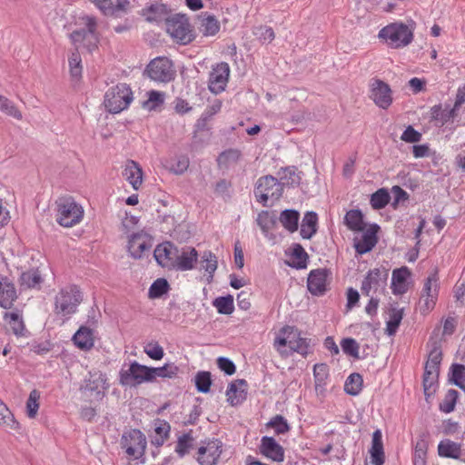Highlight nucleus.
Here are the masks:
<instances>
[{
	"label": "nucleus",
	"instance_id": "obj_1",
	"mask_svg": "<svg viewBox=\"0 0 465 465\" xmlns=\"http://www.w3.org/2000/svg\"><path fill=\"white\" fill-rule=\"evenodd\" d=\"M441 361V350L440 347L434 346L429 353L424 367L422 385L426 400L436 392Z\"/></svg>",
	"mask_w": 465,
	"mask_h": 465
},
{
	"label": "nucleus",
	"instance_id": "obj_2",
	"mask_svg": "<svg viewBox=\"0 0 465 465\" xmlns=\"http://www.w3.org/2000/svg\"><path fill=\"white\" fill-rule=\"evenodd\" d=\"M56 221L63 227H73L84 216V209L72 196L59 197L56 202Z\"/></svg>",
	"mask_w": 465,
	"mask_h": 465
},
{
	"label": "nucleus",
	"instance_id": "obj_3",
	"mask_svg": "<svg viewBox=\"0 0 465 465\" xmlns=\"http://www.w3.org/2000/svg\"><path fill=\"white\" fill-rule=\"evenodd\" d=\"M378 36L384 40L390 47L401 48L411 43L413 33L403 23H392L381 29Z\"/></svg>",
	"mask_w": 465,
	"mask_h": 465
},
{
	"label": "nucleus",
	"instance_id": "obj_4",
	"mask_svg": "<svg viewBox=\"0 0 465 465\" xmlns=\"http://www.w3.org/2000/svg\"><path fill=\"white\" fill-rule=\"evenodd\" d=\"M83 297L76 285H68L60 290L54 298V312L67 316L74 313Z\"/></svg>",
	"mask_w": 465,
	"mask_h": 465
},
{
	"label": "nucleus",
	"instance_id": "obj_5",
	"mask_svg": "<svg viewBox=\"0 0 465 465\" xmlns=\"http://www.w3.org/2000/svg\"><path fill=\"white\" fill-rule=\"evenodd\" d=\"M132 101L133 92L126 84H118L109 88L104 95V106L112 114L126 109Z\"/></svg>",
	"mask_w": 465,
	"mask_h": 465
},
{
	"label": "nucleus",
	"instance_id": "obj_6",
	"mask_svg": "<svg viewBox=\"0 0 465 465\" xmlns=\"http://www.w3.org/2000/svg\"><path fill=\"white\" fill-rule=\"evenodd\" d=\"M120 444L128 456L134 457V460L141 459V463L145 462L143 456L147 441L145 435L141 430L134 429L124 433Z\"/></svg>",
	"mask_w": 465,
	"mask_h": 465
},
{
	"label": "nucleus",
	"instance_id": "obj_7",
	"mask_svg": "<svg viewBox=\"0 0 465 465\" xmlns=\"http://www.w3.org/2000/svg\"><path fill=\"white\" fill-rule=\"evenodd\" d=\"M84 27L74 30L71 33L70 38L78 50L79 44L84 45L91 52L96 47L98 37L96 34V20L94 17L86 16L83 18Z\"/></svg>",
	"mask_w": 465,
	"mask_h": 465
},
{
	"label": "nucleus",
	"instance_id": "obj_8",
	"mask_svg": "<svg viewBox=\"0 0 465 465\" xmlns=\"http://www.w3.org/2000/svg\"><path fill=\"white\" fill-rule=\"evenodd\" d=\"M165 24L167 33L178 43L186 45L193 41V35L191 25L184 15L176 14L172 15Z\"/></svg>",
	"mask_w": 465,
	"mask_h": 465
},
{
	"label": "nucleus",
	"instance_id": "obj_9",
	"mask_svg": "<svg viewBox=\"0 0 465 465\" xmlns=\"http://www.w3.org/2000/svg\"><path fill=\"white\" fill-rule=\"evenodd\" d=\"M145 72L152 80L161 83H168L175 76L172 61L164 56L153 59L147 65Z\"/></svg>",
	"mask_w": 465,
	"mask_h": 465
},
{
	"label": "nucleus",
	"instance_id": "obj_10",
	"mask_svg": "<svg viewBox=\"0 0 465 465\" xmlns=\"http://www.w3.org/2000/svg\"><path fill=\"white\" fill-rule=\"evenodd\" d=\"M282 192V184L275 177L266 175L258 179L254 193L257 201L266 205L268 199L278 200Z\"/></svg>",
	"mask_w": 465,
	"mask_h": 465
},
{
	"label": "nucleus",
	"instance_id": "obj_11",
	"mask_svg": "<svg viewBox=\"0 0 465 465\" xmlns=\"http://www.w3.org/2000/svg\"><path fill=\"white\" fill-rule=\"evenodd\" d=\"M151 367L142 365L136 361L132 362L128 369L120 371V382L125 386H134L144 381H152Z\"/></svg>",
	"mask_w": 465,
	"mask_h": 465
},
{
	"label": "nucleus",
	"instance_id": "obj_12",
	"mask_svg": "<svg viewBox=\"0 0 465 465\" xmlns=\"http://www.w3.org/2000/svg\"><path fill=\"white\" fill-rule=\"evenodd\" d=\"M229 76L230 66L226 62L213 66L208 81L210 91L215 94L222 93L226 87Z\"/></svg>",
	"mask_w": 465,
	"mask_h": 465
},
{
	"label": "nucleus",
	"instance_id": "obj_13",
	"mask_svg": "<svg viewBox=\"0 0 465 465\" xmlns=\"http://www.w3.org/2000/svg\"><path fill=\"white\" fill-rule=\"evenodd\" d=\"M93 4L106 16L122 17L131 7L129 0H93Z\"/></svg>",
	"mask_w": 465,
	"mask_h": 465
},
{
	"label": "nucleus",
	"instance_id": "obj_14",
	"mask_svg": "<svg viewBox=\"0 0 465 465\" xmlns=\"http://www.w3.org/2000/svg\"><path fill=\"white\" fill-rule=\"evenodd\" d=\"M223 444L219 440L205 442L198 449L196 460L200 465H215L222 453Z\"/></svg>",
	"mask_w": 465,
	"mask_h": 465
},
{
	"label": "nucleus",
	"instance_id": "obj_15",
	"mask_svg": "<svg viewBox=\"0 0 465 465\" xmlns=\"http://www.w3.org/2000/svg\"><path fill=\"white\" fill-rule=\"evenodd\" d=\"M370 96L374 104L382 109H387L392 103L391 87L380 79L372 80Z\"/></svg>",
	"mask_w": 465,
	"mask_h": 465
},
{
	"label": "nucleus",
	"instance_id": "obj_16",
	"mask_svg": "<svg viewBox=\"0 0 465 465\" xmlns=\"http://www.w3.org/2000/svg\"><path fill=\"white\" fill-rule=\"evenodd\" d=\"M387 272L378 268L371 270L361 283V292L364 295L370 296L371 291L375 292L382 291L386 285Z\"/></svg>",
	"mask_w": 465,
	"mask_h": 465
},
{
	"label": "nucleus",
	"instance_id": "obj_17",
	"mask_svg": "<svg viewBox=\"0 0 465 465\" xmlns=\"http://www.w3.org/2000/svg\"><path fill=\"white\" fill-rule=\"evenodd\" d=\"M329 272V270L326 268L311 271L307 280V287L312 295L321 296L325 293Z\"/></svg>",
	"mask_w": 465,
	"mask_h": 465
},
{
	"label": "nucleus",
	"instance_id": "obj_18",
	"mask_svg": "<svg viewBox=\"0 0 465 465\" xmlns=\"http://www.w3.org/2000/svg\"><path fill=\"white\" fill-rule=\"evenodd\" d=\"M259 450L261 454L272 461L282 462L284 460V449L273 437L263 436L261 439Z\"/></svg>",
	"mask_w": 465,
	"mask_h": 465
},
{
	"label": "nucleus",
	"instance_id": "obj_19",
	"mask_svg": "<svg viewBox=\"0 0 465 465\" xmlns=\"http://www.w3.org/2000/svg\"><path fill=\"white\" fill-rule=\"evenodd\" d=\"M177 250L172 242H164L156 246L153 256L159 265L172 269L177 256Z\"/></svg>",
	"mask_w": 465,
	"mask_h": 465
},
{
	"label": "nucleus",
	"instance_id": "obj_20",
	"mask_svg": "<svg viewBox=\"0 0 465 465\" xmlns=\"http://www.w3.org/2000/svg\"><path fill=\"white\" fill-rule=\"evenodd\" d=\"M198 259V252L193 247H184L177 250V256L172 269L189 271L194 267Z\"/></svg>",
	"mask_w": 465,
	"mask_h": 465
},
{
	"label": "nucleus",
	"instance_id": "obj_21",
	"mask_svg": "<svg viewBox=\"0 0 465 465\" xmlns=\"http://www.w3.org/2000/svg\"><path fill=\"white\" fill-rule=\"evenodd\" d=\"M439 277L438 272L435 270L430 273L425 282L422 289V298H425V306L427 310L433 308L436 302V299L439 292Z\"/></svg>",
	"mask_w": 465,
	"mask_h": 465
},
{
	"label": "nucleus",
	"instance_id": "obj_22",
	"mask_svg": "<svg viewBox=\"0 0 465 465\" xmlns=\"http://www.w3.org/2000/svg\"><path fill=\"white\" fill-rule=\"evenodd\" d=\"M169 7L163 3L155 2L142 10V15L151 23H161L169 19Z\"/></svg>",
	"mask_w": 465,
	"mask_h": 465
},
{
	"label": "nucleus",
	"instance_id": "obj_23",
	"mask_svg": "<svg viewBox=\"0 0 465 465\" xmlns=\"http://www.w3.org/2000/svg\"><path fill=\"white\" fill-rule=\"evenodd\" d=\"M247 381L243 379H238L231 382L226 391L227 401L232 406H237L246 399Z\"/></svg>",
	"mask_w": 465,
	"mask_h": 465
},
{
	"label": "nucleus",
	"instance_id": "obj_24",
	"mask_svg": "<svg viewBox=\"0 0 465 465\" xmlns=\"http://www.w3.org/2000/svg\"><path fill=\"white\" fill-rule=\"evenodd\" d=\"M151 246L150 240L143 233H134L128 242L129 252L135 259H140L145 251H149Z\"/></svg>",
	"mask_w": 465,
	"mask_h": 465
},
{
	"label": "nucleus",
	"instance_id": "obj_25",
	"mask_svg": "<svg viewBox=\"0 0 465 465\" xmlns=\"http://www.w3.org/2000/svg\"><path fill=\"white\" fill-rule=\"evenodd\" d=\"M106 377L101 371L90 372L85 380L84 389L91 392H95L97 399H101L104 395V390L107 388Z\"/></svg>",
	"mask_w": 465,
	"mask_h": 465
},
{
	"label": "nucleus",
	"instance_id": "obj_26",
	"mask_svg": "<svg viewBox=\"0 0 465 465\" xmlns=\"http://www.w3.org/2000/svg\"><path fill=\"white\" fill-rule=\"evenodd\" d=\"M379 226L374 224L362 234L361 240L354 244L355 250L359 254H364L372 250L378 242L377 232Z\"/></svg>",
	"mask_w": 465,
	"mask_h": 465
},
{
	"label": "nucleus",
	"instance_id": "obj_27",
	"mask_svg": "<svg viewBox=\"0 0 465 465\" xmlns=\"http://www.w3.org/2000/svg\"><path fill=\"white\" fill-rule=\"evenodd\" d=\"M123 176L128 181L134 190H138L143 183V171L140 165L133 161L128 160L123 171Z\"/></svg>",
	"mask_w": 465,
	"mask_h": 465
},
{
	"label": "nucleus",
	"instance_id": "obj_28",
	"mask_svg": "<svg viewBox=\"0 0 465 465\" xmlns=\"http://www.w3.org/2000/svg\"><path fill=\"white\" fill-rule=\"evenodd\" d=\"M438 454L440 457L458 460L462 459L463 450L460 443L446 439L439 443Z\"/></svg>",
	"mask_w": 465,
	"mask_h": 465
},
{
	"label": "nucleus",
	"instance_id": "obj_29",
	"mask_svg": "<svg viewBox=\"0 0 465 465\" xmlns=\"http://www.w3.org/2000/svg\"><path fill=\"white\" fill-rule=\"evenodd\" d=\"M16 299V292L14 284L6 278L0 280V306L8 309Z\"/></svg>",
	"mask_w": 465,
	"mask_h": 465
},
{
	"label": "nucleus",
	"instance_id": "obj_30",
	"mask_svg": "<svg viewBox=\"0 0 465 465\" xmlns=\"http://www.w3.org/2000/svg\"><path fill=\"white\" fill-rule=\"evenodd\" d=\"M371 462L374 465H382L384 463V451L382 443V434L380 430L372 433L371 448L370 450Z\"/></svg>",
	"mask_w": 465,
	"mask_h": 465
},
{
	"label": "nucleus",
	"instance_id": "obj_31",
	"mask_svg": "<svg viewBox=\"0 0 465 465\" xmlns=\"http://www.w3.org/2000/svg\"><path fill=\"white\" fill-rule=\"evenodd\" d=\"M410 275L411 272L405 266L393 271L391 284L394 294H403L407 292L406 281Z\"/></svg>",
	"mask_w": 465,
	"mask_h": 465
},
{
	"label": "nucleus",
	"instance_id": "obj_32",
	"mask_svg": "<svg viewBox=\"0 0 465 465\" xmlns=\"http://www.w3.org/2000/svg\"><path fill=\"white\" fill-rule=\"evenodd\" d=\"M458 109L453 106L451 109H442L440 104L434 105L430 108L431 120L437 121L440 126L453 121L458 115Z\"/></svg>",
	"mask_w": 465,
	"mask_h": 465
},
{
	"label": "nucleus",
	"instance_id": "obj_33",
	"mask_svg": "<svg viewBox=\"0 0 465 465\" xmlns=\"http://www.w3.org/2000/svg\"><path fill=\"white\" fill-rule=\"evenodd\" d=\"M318 217L314 212H307L301 225V236L303 239H311L317 232Z\"/></svg>",
	"mask_w": 465,
	"mask_h": 465
},
{
	"label": "nucleus",
	"instance_id": "obj_34",
	"mask_svg": "<svg viewBox=\"0 0 465 465\" xmlns=\"http://www.w3.org/2000/svg\"><path fill=\"white\" fill-rule=\"evenodd\" d=\"M73 341L78 348L82 350H89L94 346L93 331L90 328L82 326L74 333Z\"/></svg>",
	"mask_w": 465,
	"mask_h": 465
},
{
	"label": "nucleus",
	"instance_id": "obj_35",
	"mask_svg": "<svg viewBox=\"0 0 465 465\" xmlns=\"http://www.w3.org/2000/svg\"><path fill=\"white\" fill-rule=\"evenodd\" d=\"M300 213L293 209L282 211L278 218L282 225L290 232H294L298 229Z\"/></svg>",
	"mask_w": 465,
	"mask_h": 465
},
{
	"label": "nucleus",
	"instance_id": "obj_36",
	"mask_svg": "<svg viewBox=\"0 0 465 465\" xmlns=\"http://www.w3.org/2000/svg\"><path fill=\"white\" fill-rule=\"evenodd\" d=\"M278 217L273 212L262 211L258 213L256 223L264 236H268L271 230L277 224Z\"/></svg>",
	"mask_w": 465,
	"mask_h": 465
},
{
	"label": "nucleus",
	"instance_id": "obj_37",
	"mask_svg": "<svg viewBox=\"0 0 465 465\" xmlns=\"http://www.w3.org/2000/svg\"><path fill=\"white\" fill-rule=\"evenodd\" d=\"M0 428L16 430L19 423L15 420L13 413L7 406L0 400Z\"/></svg>",
	"mask_w": 465,
	"mask_h": 465
},
{
	"label": "nucleus",
	"instance_id": "obj_38",
	"mask_svg": "<svg viewBox=\"0 0 465 465\" xmlns=\"http://www.w3.org/2000/svg\"><path fill=\"white\" fill-rule=\"evenodd\" d=\"M347 227L351 231H363V215L360 210H350L344 217Z\"/></svg>",
	"mask_w": 465,
	"mask_h": 465
},
{
	"label": "nucleus",
	"instance_id": "obj_39",
	"mask_svg": "<svg viewBox=\"0 0 465 465\" xmlns=\"http://www.w3.org/2000/svg\"><path fill=\"white\" fill-rule=\"evenodd\" d=\"M429 443L425 436H421L415 445L413 465H426Z\"/></svg>",
	"mask_w": 465,
	"mask_h": 465
},
{
	"label": "nucleus",
	"instance_id": "obj_40",
	"mask_svg": "<svg viewBox=\"0 0 465 465\" xmlns=\"http://www.w3.org/2000/svg\"><path fill=\"white\" fill-rule=\"evenodd\" d=\"M289 348L291 351H296L302 356H305L309 351V341L307 339L301 337V333L294 328L292 343H290Z\"/></svg>",
	"mask_w": 465,
	"mask_h": 465
},
{
	"label": "nucleus",
	"instance_id": "obj_41",
	"mask_svg": "<svg viewBox=\"0 0 465 465\" xmlns=\"http://www.w3.org/2000/svg\"><path fill=\"white\" fill-rule=\"evenodd\" d=\"M403 318V311L402 309L398 310L396 308H392L390 312V319L386 322V333L389 336H392L396 333L401 322Z\"/></svg>",
	"mask_w": 465,
	"mask_h": 465
},
{
	"label": "nucleus",
	"instance_id": "obj_42",
	"mask_svg": "<svg viewBox=\"0 0 465 465\" xmlns=\"http://www.w3.org/2000/svg\"><path fill=\"white\" fill-rule=\"evenodd\" d=\"M294 327L285 326L281 330V332L284 335L283 337H277L274 341V347L282 355H288V352L282 349V347H285L286 345H290L292 343V332Z\"/></svg>",
	"mask_w": 465,
	"mask_h": 465
},
{
	"label": "nucleus",
	"instance_id": "obj_43",
	"mask_svg": "<svg viewBox=\"0 0 465 465\" xmlns=\"http://www.w3.org/2000/svg\"><path fill=\"white\" fill-rule=\"evenodd\" d=\"M449 380L459 388L465 390V386L463 384V381H465V366L458 363L452 364L449 373Z\"/></svg>",
	"mask_w": 465,
	"mask_h": 465
},
{
	"label": "nucleus",
	"instance_id": "obj_44",
	"mask_svg": "<svg viewBox=\"0 0 465 465\" xmlns=\"http://www.w3.org/2000/svg\"><path fill=\"white\" fill-rule=\"evenodd\" d=\"M213 305L221 314H231L234 310L233 297L232 295L221 296L213 302Z\"/></svg>",
	"mask_w": 465,
	"mask_h": 465
},
{
	"label": "nucleus",
	"instance_id": "obj_45",
	"mask_svg": "<svg viewBox=\"0 0 465 465\" xmlns=\"http://www.w3.org/2000/svg\"><path fill=\"white\" fill-rule=\"evenodd\" d=\"M362 377L359 373H351L346 380L344 391L350 395H357L361 390Z\"/></svg>",
	"mask_w": 465,
	"mask_h": 465
},
{
	"label": "nucleus",
	"instance_id": "obj_46",
	"mask_svg": "<svg viewBox=\"0 0 465 465\" xmlns=\"http://www.w3.org/2000/svg\"><path fill=\"white\" fill-rule=\"evenodd\" d=\"M390 194L384 188L379 189L371 196V205L375 210L384 208L390 202Z\"/></svg>",
	"mask_w": 465,
	"mask_h": 465
},
{
	"label": "nucleus",
	"instance_id": "obj_47",
	"mask_svg": "<svg viewBox=\"0 0 465 465\" xmlns=\"http://www.w3.org/2000/svg\"><path fill=\"white\" fill-rule=\"evenodd\" d=\"M179 368L173 363H167L163 367L153 368L151 367V375L153 380L156 377L161 378H173L177 375Z\"/></svg>",
	"mask_w": 465,
	"mask_h": 465
},
{
	"label": "nucleus",
	"instance_id": "obj_48",
	"mask_svg": "<svg viewBox=\"0 0 465 465\" xmlns=\"http://www.w3.org/2000/svg\"><path fill=\"white\" fill-rule=\"evenodd\" d=\"M21 284L27 288H34L42 282V277L38 270H29L21 274Z\"/></svg>",
	"mask_w": 465,
	"mask_h": 465
},
{
	"label": "nucleus",
	"instance_id": "obj_49",
	"mask_svg": "<svg viewBox=\"0 0 465 465\" xmlns=\"http://www.w3.org/2000/svg\"><path fill=\"white\" fill-rule=\"evenodd\" d=\"M253 35L262 44L271 43L275 38L274 31L267 25H258L252 28Z\"/></svg>",
	"mask_w": 465,
	"mask_h": 465
},
{
	"label": "nucleus",
	"instance_id": "obj_50",
	"mask_svg": "<svg viewBox=\"0 0 465 465\" xmlns=\"http://www.w3.org/2000/svg\"><path fill=\"white\" fill-rule=\"evenodd\" d=\"M268 428H272L274 430L275 433L284 434L291 430L290 425L287 422V420L282 415H276L272 417L266 424Z\"/></svg>",
	"mask_w": 465,
	"mask_h": 465
},
{
	"label": "nucleus",
	"instance_id": "obj_51",
	"mask_svg": "<svg viewBox=\"0 0 465 465\" xmlns=\"http://www.w3.org/2000/svg\"><path fill=\"white\" fill-rule=\"evenodd\" d=\"M301 176L296 173L294 167H287L282 170V175L281 176L280 182L282 187L286 184L289 186H298L301 183Z\"/></svg>",
	"mask_w": 465,
	"mask_h": 465
},
{
	"label": "nucleus",
	"instance_id": "obj_52",
	"mask_svg": "<svg viewBox=\"0 0 465 465\" xmlns=\"http://www.w3.org/2000/svg\"><path fill=\"white\" fill-rule=\"evenodd\" d=\"M201 27L204 35H214L220 30V24L214 15H208L202 20Z\"/></svg>",
	"mask_w": 465,
	"mask_h": 465
},
{
	"label": "nucleus",
	"instance_id": "obj_53",
	"mask_svg": "<svg viewBox=\"0 0 465 465\" xmlns=\"http://www.w3.org/2000/svg\"><path fill=\"white\" fill-rule=\"evenodd\" d=\"M458 396L459 392L456 390H449L445 395V398L440 403V410L445 413L453 411Z\"/></svg>",
	"mask_w": 465,
	"mask_h": 465
},
{
	"label": "nucleus",
	"instance_id": "obj_54",
	"mask_svg": "<svg viewBox=\"0 0 465 465\" xmlns=\"http://www.w3.org/2000/svg\"><path fill=\"white\" fill-rule=\"evenodd\" d=\"M193 438L190 433L183 434L178 438L175 452L179 457L182 458L189 452L190 449L193 447Z\"/></svg>",
	"mask_w": 465,
	"mask_h": 465
},
{
	"label": "nucleus",
	"instance_id": "obj_55",
	"mask_svg": "<svg viewBox=\"0 0 465 465\" xmlns=\"http://www.w3.org/2000/svg\"><path fill=\"white\" fill-rule=\"evenodd\" d=\"M169 290V283L163 278L155 280L149 289L150 298H159L166 293Z\"/></svg>",
	"mask_w": 465,
	"mask_h": 465
},
{
	"label": "nucleus",
	"instance_id": "obj_56",
	"mask_svg": "<svg viewBox=\"0 0 465 465\" xmlns=\"http://www.w3.org/2000/svg\"><path fill=\"white\" fill-rule=\"evenodd\" d=\"M212 384L211 373L209 371H199L195 376V385L198 391L207 393Z\"/></svg>",
	"mask_w": 465,
	"mask_h": 465
},
{
	"label": "nucleus",
	"instance_id": "obj_57",
	"mask_svg": "<svg viewBox=\"0 0 465 465\" xmlns=\"http://www.w3.org/2000/svg\"><path fill=\"white\" fill-rule=\"evenodd\" d=\"M0 110L6 114L17 119H22L21 112L16 108L15 104L5 96L0 94Z\"/></svg>",
	"mask_w": 465,
	"mask_h": 465
},
{
	"label": "nucleus",
	"instance_id": "obj_58",
	"mask_svg": "<svg viewBox=\"0 0 465 465\" xmlns=\"http://www.w3.org/2000/svg\"><path fill=\"white\" fill-rule=\"evenodd\" d=\"M40 398V393L36 390H33L26 401V412L29 418H35L37 414L39 409L38 400Z\"/></svg>",
	"mask_w": 465,
	"mask_h": 465
},
{
	"label": "nucleus",
	"instance_id": "obj_59",
	"mask_svg": "<svg viewBox=\"0 0 465 465\" xmlns=\"http://www.w3.org/2000/svg\"><path fill=\"white\" fill-rule=\"evenodd\" d=\"M292 256L296 259V262L293 263V267L297 269L306 268L308 254L301 244L294 245Z\"/></svg>",
	"mask_w": 465,
	"mask_h": 465
},
{
	"label": "nucleus",
	"instance_id": "obj_60",
	"mask_svg": "<svg viewBox=\"0 0 465 465\" xmlns=\"http://www.w3.org/2000/svg\"><path fill=\"white\" fill-rule=\"evenodd\" d=\"M81 62L82 60L78 50H75L69 57L70 74L74 79H78L82 74Z\"/></svg>",
	"mask_w": 465,
	"mask_h": 465
},
{
	"label": "nucleus",
	"instance_id": "obj_61",
	"mask_svg": "<svg viewBox=\"0 0 465 465\" xmlns=\"http://www.w3.org/2000/svg\"><path fill=\"white\" fill-rule=\"evenodd\" d=\"M164 94L158 91H150L148 93V99L143 102V106L149 110L155 109L159 105L163 104Z\"/></svg>",
	"mask_w": 465,
	"mask_h": 465
},
{
	"label": "nucleus",
	"instance_id": "obj_62",
	"mask_svg": "<svg viewBox=\"0 0 465 465\" xmlns=\"http://www.w3.org/2000/svg\"><path fill=\"white\" fill-rule=\"evenodd\" d=\"M203 262H205L204 270L209 273L208 282L213 281V273L217 269L216 256L211 252H204L203 255Z\"/></svg>",
	"mask_w": 465,
	"mask_h": 465
},
{
	"label": "nucleus",
	"instance_id": "obj_63",
	"mask_svg": "<svg viewBox=\"0 0 465 465\" xmlns=\"http://www.w3.org/2000/svg\"><path fill=\"white\" fill-rule=\"evenodd\" d=\"M242 153L237 149H229L224 152H223L219 157L218 162L220 164H230V163H235L239 161L241 158Z\"/></svg>",
	"mask_w": 465,
	"mask_h": 465
},
{
	"label": "nucleus",
	"instance_id": "obj_64",
	"mask_svg": "<svg viewBox=\"0 0 465 465\" xmlns=\"http://www.w3.org/2000/svg\"><path fill=\"white\" fill-rule=\"evenodd\" d=\"M341 346L344 353L352 356L356 359L359 358V344L354 339H343L341 342Z\"/></svg>",
	"mask_w": 465,
	"mask_h": 465
}]
</instances>
